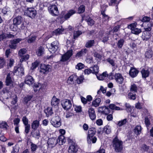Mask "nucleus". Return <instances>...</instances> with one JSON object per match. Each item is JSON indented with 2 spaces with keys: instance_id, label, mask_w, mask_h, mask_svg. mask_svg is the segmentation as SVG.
Wrapping results in <instances>:
<instances>
[{
  "instance_id": "45",
  "label": "nucleus",
  "mask_w": 153,
  "mask_h": 153,
  "mask_svg": "<svg viewBox=\"0 0 153 153\" xmlns=\"http://www.w3.org/2000/svg\"><path fill=\"white\" fill-rule=\"evenodd\" d=\"M130 90L131 92L134 91V93L137 92V87L135 84H132L131 85Z\"/></svg>"
},
{
  "instance_id": "42",
  "label": "nucleus",
  "mask_w": 153,
  "mask_h": 153,
  "mask_svg": "<svg viewBox=\"0 0 153 153\" xmlns=\"http://www.w3.org/2000/svg\"><path fill=\"white\" fill-rule=\"evenodd\" d=\"M82 33V31L79 30L74 31V38L76 39L78 38Z\"/></svg>"
},
{
  "instance_id": "47",
  "label": "nucleus",
  "mask_w": 153,
  "mask_h": 153,
  "mask_svg": "<svg viewBox=\"0 0 153 153\" xmlns=\"http://www.w3.org/2000/svg\"><path fill=\"white\" fill-rule=\"evenodd\" d=\"M26 50L25 49L22 48L18 52V54L21 57L25 55V54Z\"/></svg>"
},
{
  "instance_id": "16",
  "label": "nucleus",
  "mask_w": 153,
  "mask_h": 153,
  "mask_svg": "<svg viewBox=\"0 0 153 153\" xmlns=\"http://www.w3.org/2000/svg\"><path fill=\"white\" fill-rule=\"evenodd\" d=\"M25 82L26 84L30 85L34 83V80L32 76L29 75L26 76Z\"/></svg>"
},
{
  "instance_id": "26",
  "label": "nucleus",
  "mask_w": 153,
  "mask_h": 153,
  "mask_svg": "<svg viewBox=\"0 0 153 153\" xmlns=\"http://www.w3.org/2000/svg\"><path fill=\"white\" fill-rule=\"evenodd\" d=\"M142 128L140 125H137L136 126L134 129V131L137 135L140 134L141 133Z\"/></svg>"
},
{
  "instance_id": "12",
  "label": "nucleus",
  "mask_w": 153,
  "mask_h": 153,
  "mask_svg": "<svg viewBox=\"0 0 153 153\" xmlns=\"http://www.w3.org/2000/svg\"><path fill=\"white\" fill-rule=\"evenodd\" d=\"M22 22V18L20 16H18L16 17L13 20V24L14 25H15L16 28L15 29L12 28V26H11L10 27L11 29H12L13 31L16 30L17 27V25L20 24Z\"/></svg>"
},
{
  "instance_id": "9",
  "label": "nucleus",
  "mask_w": 153,
  "mask_h": 153,
  "mask_svg": "<svg viewBox=\"0 0 153 153\" xmlns=\"http://www.w3.org/2000/svg\"><path fill=\"white\" fill-rule=\"evenodd\" d=\"M22 40V39L18 38L10 41V43L9 45V47L13 49H15L17 47V44Z\"/></svg>"
},
{
  "instance_id": "24",
  "label": "nucleus",
  "mask_w": 153,
  "mask_h": 153,
  "mask_svg": "<svg viewBox=\"0 0 153 153\" xmlns=\"http://www.w3.org/2000/svg\"><path fill=\"white\" fill-rule=\"evenodd\" d=\"M76 13V11L73 10H69L67 13L64 16V18L65 19H67L69 18L70 17Z\"/></svg>"
},
{
  "instance_id": "5",
  "label": "nucleus",
  "mask_w": 153,
  "mask_h": 153,
  "mask_svg": "<svg viewBox=\"0 0 153 153\" xmlns=\"http://www.w3.org/2000/svg\"><path fill=\"white\" fill-rule=\"evenodd\" d=\"M51 68V66L49 65L41 64L40 66V72L42 74H47Z\"/></svg>"
},
{
  "instance_id": "43",
  "label": "nucleus",
  "mask_w": 153,
  "mask_h": 153,
  "mask_svg": "<svg viewBox=\"0 0 153 153\" xmlns=\"http://www.w3.org/2000/svg\"><path fill=\"white\" fill-rule=\"evenodd\" d=\"M8 126L5 122L1 121L0 122V127L2 128L7 129Z\"/></svg>"
},
{
  "instance_id": "51",
  "label": "nucleus",
  "mask_w": 153,
  "mask_h": 153,
  "mask_svg": "<svg viewBox=\"0 0 153 153\" xmlns=\"http://www.w3.org/2000/svg\"><path fill=\"white\" fill-rule=\"evenodd\" d=\"M36 38V36H32L31 37H30L27 41L28 42L31 43L34 42L35 41Z\"/></svg>"
},
{
  "instance_id": "44",
  "label": "nucleus",
  "mask_w": 153,
  "mask_h": 153,
  "mask_svg": "<svg viewBox=\"0 0 153 153\" xmlns=\"http://www.w3.org/2000/svg\"><path fill=\"white\" fill-rule=\"evenodd\" d=\"M21 57V58L20 59V61L21 62H22L23 61H25L28 60L29 58V55L28 54H26L23 56Z\"/></svg>"
},
{
  "instance_id": "37",
  "label": "nucleus",
  "mask_w": 153,
  "mask_h": 153,
  "mask_svg": "<svg viewBox=\"0 0 153 153\" xmlns=\"http://www.w3.org/2000/svg\"><path fill=\"white\" fill-rule=\"evenodd\" d=\"M5 82L6 85L7 86L10 85L13 82V81L9 74H8L7 76Z\"/></svg>"
},
{
  "instance_id": "64",
  "label": "nucleus",
  "mask_w": 153,
  "mask_h": 153,
  "mask_svg": "<svg viewBox=\"0 0 153 153\" xmlns=\"http://www.w3.org/2000/svg\"><path fill=\"white\" fill-rule=\"evenodd\" d=\"M6 39V33H3L0 35V41Z\"/></svg>"
},
{
  "instance_id": "2",
  "label": "nucleus",
  "mask_w": 153,
  "mask_h": 153,
  "mask_svg": "<svg viewBox=\"0 0 153 153\" xmlns=\"http://www.w3.org/2000/svg\"><path fill=\"white\" fill-rule=\"evenodd\" d=\"M113 146L117 152H120L123 149L122 142L116 137L113 140Z\"/></svg>"
},
{
  "instance_id": "21",
  "label": "nucleus",
  "mask_w": 153,
  "mask_h": 153,
  "mask_svg": "<svg viewBox=\"0 0 153 153\" xmlns=\"http://www.w3.org/2000/svg\"><path fill=\"white\" fill-rule=\"evenodd\" d=\"M88 50L86 48L83 49L81 51L77 53L76 55V57H79L85 56L88 52Z\"/></svg>"
},
{
  "instance_id": "10",
  "label": "nucleus",
  "mask_w": 153,
  "mask_h": 153,
  "mask_svg": "<svg viewBox=\"0 0 153 153\" xmlns=\"http://www.w3.org/2000/svg\"><path fill=\"white\" fill-rule=\"evenodd\" d=\"M72 52L73 51L72 50L68 51L65 53L62 56L61 61L65 62L69 59L73 55Z\"/></svg>"
},
{
  "instance_id": "29",
  "label": "nucleus",
  "mask_w": 153,
  "mask_h": 153,
  "mask_svg": "<svg viewBox=\"0 0 153 153\" xmlns=\"http://www.w3.org/2000/svg\"><path fill=\"white\" fill-rule=\"evenodd\" d=\"M141 73L143 78H146L149 76V71L147 69H143L141 70Z\"/></svg>"
},
{
  "instance_id": "46",
  "label": "nucleus",
  "mask_w": 153,
  "mask_h": 153,
  "mask_svg": "<svg viewBox=\"0 0 153 153\" xmlns=\"http://www.w3.org/2000/svg\"><path fill=\"white\" fill-rule=\"evenodd\" d=\"M109 107L110 109L113 110L114 109L116 110H122L121 109H120V108L119 107L116 106L113 104H110L109 105Z\"/></svg>"
},
{
  "instance_id": "30",
  "label": "nucleus",
  "mask_w": 153,
  "mask_h": 153,
  "mask_svg": "<svg viewBox=\"0 0 153 153\" xmlns=\"http://www.w3.org/2000/svg\"><path fill=\"white\" fill-rule=\"evenodd\" d=\"M101 102L100 98H96L92 102V105L95 107H98L100 105Z\"/></svg>"
},
{
  "instance_id": "4",
  "label": "nucleus",
  "mask_w": 153,
  "mask_h": 153,
  "mask_svg": "<svg viewBox=\"0 0 153 153\" xmlns=\"http://www.w3.org/2000/svg\"><path fill=\"white\" fill-rule=\"evenodd\" d=\"M61 105L63 108L66 110L70 109L72 106L71 101L67 99L63 100L61 102Z\"/></svg>"
},
{
  "instance_id": "31",
  "label": "nucleus",
  "mask_w": 153,
  "mask_h": 153,
  "mask_svg": "<svg viewBox=\"0 0 153 153\" xmlns=\"http://www.w3.org/2000/svg\"><path fill=\"white\" fill-rule=\"evenodd\" d=\"M44 48L42 46H40L37 50L36 54L39 56H41L44 53Z\"/></svg>"
},
{
  "instance_id": "52",
  "label": "nucleus",
  "mask_w": 153,
  "mask_h": 153,
  "mask_svg": "<svg viewBox=\"0 0 153 153\" xmlns=\"http://www.w3.org/2000/svg\"><path fill=\"white\" fill-rule=\"evenodd\" d=\"M87 22L88 24L91 26L93 25L94 23V21L90 17L87 19Z\"/></svg>"
},
{
  "instance_id": "34",
  "label": "nucleus",
  "mask_w": 153,
  "mask_h": 153,
  "mask_svg": "<svg viewBox=\"0 0 153 153\" xmlns=\"http://www.w3.org/2000/svg\"><path fill=\"white\" fill-rule=\"evenodd\" d=\"M64 29L62 28H58L54 30L53 33L56 35H58L62 33L63 32Z\"/></svg>"
},
{
  "instance_id": "39",
  "label": "nucleus",
  "mask_w": 153,
  "mask_h": 153,
  "mask_svg": "<svg viewBox=\"0 0 153 153\" xmlns=\"http://www.w3.org/2000/svg\"><path fill=\"white\" fill-rule=\"evenodd\" d=\"M76 79V76L75 75H71L70 76L67 80V83L68 84L74 83V80Z\"/></svg>"
},
{
  "instance_id": "62",
  "label": "nucleus",
  "mask_w": 153,
  "mask_h": 153,
  "mask_svg": "<svg viewBox=\"0 0 153 153\" xmlns=\"http://www.w3.org/2000/svg\"><path fill=\"white\" fill-rule=\"evenodd\" d=\"M31 150L33 152H35L38 148L37 145L34 144L32 143L31 145Z\"/></svg>"
},
{
  "instance_id": "49",
  "label": "nucleus",
  "mask_w": 153,
  "mask_h": 153,
  "mask_svg": "<svg viewBox=\"0 0 153 153\" xmlns=\"http://www.w3.org/2000/svg\"><path fill=\"white\" fill-rule=\"evenodd\" d=\"M85 11V6L83 5H82L79 7L78 11L79 13H81L84 12Z\"/></svg>"
},
{
  "instance_id": "7",
  "label": "nucleus",
  "mask_w": 153,
  "mask_h": 153,
  "mask_svg": "<svg viewBox=\"0 0 153 153\" xmlns=\"http://www.w3.org/2000/svg\"><path fill=\"white\" fill-rule=\"evenodd\" d=\"M48 9L50 13L53 16H57L59 14L58 9L55 5H51L49 6Z\"/></svg>"
},
{
  "instance_id": "25",
  "label": "nucleus",
  "mask_w": 153,
  "mask_h": 153,
  "mask_svg": "<svg viewBox=\"0 0 153 153\" xmlns=\"http://www.w3.org/2000/svg\"><path fill=\"white\" fill-rule=\"evenodd\" d=\"M53 107H48L45 110V112L46 114L47 117H49L51 116L53 114V112L52 110Z\"/></svg>"
},
{
  "instance_id": "41",
  "label": "nucleus",
  "mask_w": 153,
  "mask_h": 153,
  "mask_svg": "<svg viewBox=\"0 0 153 153\" xmlns=\"http://www.w3.org/2000/svg\"><path fill=\"white\" fill-rule=\"evenodd\" d=\"M59 47H57L56 46H52L50 45L49 48V51L50 52H51L52 53H54L57 50Z\"/></svg>"
},
{
  "instance_id": "32",
  "label": "nucleus",
  "mask_w": 153,
  "mask_h": 153,
  "mask_svg": "<svg viewBox=\"0 0 153 153\" xmlns=\"http://www.w3.org/2000/svg\"><path fill=\"white\" fill-rule=\"evenodd\" d=\"M153 53L152 50L148 49L145 53V57L148 59L151 58L152 56Z\"/></svg>"
},
{
  "instance_id": "60",
  "label": "nucleus",
  "mask_w": 153,
  "mask_h": 153,
  "mask_svg": "<svg viewBox=\"0 0 153 153\" xmlns=\"http://www.w3.org/2000/svg\"><path fill=\"white\" fill-rule=\"evenodd\" d=\"M22 121L25 125L29 124H28V119L26 117L24 116L23 117Z\"/></svg>"
},
{
  "instance_id": "18",
  "label": "nucleus",
  "mask_w": 153,
  "mask_h": 153,
  "mask_svg": "<svg viewBox=\"0 0 153 153\" xmlns=\"http://www.w3.org/2000/svg\"><path fill=\"white\" fill-rule=\"evenodd\" d=\"M139 71L135 68H131L129 71V74L132 77H136L138 74Z\"/></svg>"
},
{
  "instance_id": "33",
  "label": "nucleus",
  "mask_w": 153,
  "mask_h": 153,
  "mask_svg": "<svg viewBox=\"0 0 153 153\" xmlns=\"http://www.w3.org/2000/svg\"><path fill=\"white\" fill-rule=\"evenodd\" d=\"M94 40H89L86 42L85 47L87 48H91L94 45Z\"/></svg>"
},
{
  "instance_id": "23",
  "label": "nucleus",
  "mask_w": 153,
  "mask_h": 153,
  "mask_svg": "<svg viewBox=\"0 0 153 153\" xmlns=\"http://www.w3.org/2000/svg\"><path fill=\"white\" fill-rule=\"evenodd\" d=\"M58 140V143L59 145H62L64 143L66 140L64 136L63 135H61L58 137V139H57Z\"/></svg>"
},
{
  "instance_id": "36",
  "label": "nucleus",
  "mask_w": 153,
  "mask_h": 153,
  "mask_svg": "<svg viewBox=\"0 0 153 153\" xmlns=\"http://www.w3.org/2000/svg\"><path fill=\"white\" fill-rule=\"evenodd\" d=\"M92 69V73L97 75L99 72V67L97 65H94L93 67L91 68Z\"/></svg>"
},
{
  "instance_id": "15",
  "label": "nucleus",
  "mask_w": 153,
  "mask_h": 153,
  "mask_svg": "<svg viewBox=\"0 0 153 153\" xmlns=\"http://www.w3.org/2000/svg\"><path fill=\"white\" fill-rule=\"evenodd\" d=\"M98 110L99 112L106 115L109 113V109L106 106H103L99 107Z\"/></svg>"
},
{
  "instance_id": "6",
  "label": "nucleus",
  "mask_w": 153,
  "mask_h": 153,
  "mask_svg": "<svg viewBox=\"0 0 153 153\" xmlns=\"http://www.w3.org/2000/svg\"><path fill=\"white\" fill-rule=\"evenodd\" d=\"M25 13L30 17H34L36 15V12L33 8H28L25 10Z\"/></svg>"
},
{
  "instance_id": "38",
  "label": "nucleus",
  "mask_w": 153,
  "mask_h": 153,
  "mask_svg": "<svg viewBox=\"0 0 153 153\" xmlns=\"http://www.w3.org/2000/svg\"><path fill=\"white\" fill-rule=\"evenodd\" d=\"M33 95H27L24 98V102L25 104H27L29 101H30L33 98Z\"/></svg>"
},
{
  "instance_id": "35",
  "label": "nucleus",
  "mask_w": 153,
  "mask_h": 153,
  "mask_svg": "<svg viewBox=\"0 0 153 153\" xmlns=\"http://www.w3.org/2000/svg\"><path fill=\"white\" fill-rule=\"evenodd\" d=\"M125 42L124 40L123 39H120L117 43V45L118 48H122Z\"/></svg>"
},
{
  "instance_id": "59",
  "label": "nucleus",
  "mask_w": 153,
  "mask_h": 153,
  "mask_svg": "<svg viewBox=\"0 0 153 153\" xmlns=\"http://www.w3.org/2000/svg\"><path fill=\"white\" fill-rule=\"evenodd\" d=\"M19 149V147L18 145H16L13 147V153L18 152Z\"/></svg>"
},
{
  "instance_id": "55",
  "label": "nucleus",
  "mask_w": 153,
  "mask_h": 153,
  "mask_svg": "<svg viewBox=\"0 0 153 153\" xmlns=\"http://www.w3.org/2000/svg\"><path fill=\"white\" fill-rule=\"evenodd\" d=\"M127 122V119H125L123 120L119 121L118 125L120 127L123 125L125 124Z\"/></svg>"
},
{
  "instance_id": "19",
  "label": "nucleus",
  "mask_w": 153,
  "mask_h": 153,
  "mask_svg": "<svg viewBox=\"0 0 153 153\" xmlns=\"http://www.w3.org/2000/svg\"><path fill=\"white\" fill-rule=\"evenodd\" d=\"M89 117L90 119L92 120L95 119L96 115L94 109L93 108H90L88 111Z\"/></svg>"
},
{
  "instance_id": "48",
  "label": "nucleus",
  "mask_w": 153,
  "mask_h": 153,
  "mask_svg": "<svg viewBox=\"0 0 153 153\" xmlns=\"http://www.w3.org/2000/svg\"><path fill=\"white\" fill-rule=\"evenodd\" d=\"M104 131L107 134H110L111 132L110 127L108 126H105L104 128Z\"/></svg>"
},
{
  "instance_id": "50",
  "label": "nucleus",
  "mask_w": 153,
  "mask_h": 153,
  "mask_svg": "<svg viewBox=\"0 0 153 153\" xmlns=\"http://www.w3.org/2000/svg\"><path fill=\"white\" fill-rule=\"evenodd\" d=\"M6 64L5 60L2 58H0V68H3Z\"/></svg>"
},
{
  "instance_id": "14",
  "label": "nucleus",
  "mask_w": 153,
  "mask_h": 153,
  "mask_svg": "<svg viewBox=\"0 0 153 153\" xmlns=\"http://www.w3.org/2000/svg\"><path fill=\"white\" fill-rule=\"evenodd\" d=\"M58 143L57 139L54 138L49 139L48 142V145L51 147H54Z\"/></svg>"
},
{
  "instance_id": "1",
  "label": "nucleus",
  "mask_w": 153,
  "mask_h": 153,
  "mask_svg": "<svg viewBox=\"0 0 153 153\" xmlns=\"http://www.w3.org/2000/svg\"><path fill=\"white\" fill-rule=\"evenodd\" d=\"M96 132V129L93 127L89 128L88 131V134L87 138L88 142V143H91V141L93 143H95L96 142L97 138L94 136Z\"/></svg>"
},
{
  "instance_id": "61",
  "label": "nucleus",
  "mask_w": 153,
  "mask_h": 153,
  "mask_svg": "<svg viewBox=\"0 0 153 153\" xmlns=\"http://www.w3.org/2000/svg\"><path fill=\"white\" fill-rule=\"evenodd\" d=\"M7 39H13L14 37V35L11 34L10 33H6Z\"/></svg>"
},
{
  "instance_id": "11",
  "label": "nucleus",
  "mask_w": 153,
  "mask_h": 153,
  "mask_svg": "<svg viewBox=\"0 0 153 153\" xmlns=\"http://www.w3.org/2000/svg\"><path fill=\"white\" fill-rule=\"evenodd\" d=\"M59 100L54 96L51 101V105L52 107L58 109L59 108Z\"/></svg>"
},
{
  "instance_id": "40",
  "label": "nucleus",
  "mask_w": 153,
  "mask_h": 153,
  "mask_svg": "<svg viewBox=\"0 0 153 153\" xmlns=\"http://www.w3.org/2000/svg\"><path fill=\"white\" fill-rule=\"evenodd\" d=\"M128 97L131 100H135L136 98V95L135 93H133L131 92L128 94Z\"/></svg>"
},
{
  "instance_id": "20",
  "label": "nucleus",
  "mask_w": 153,
  "mask_h": 153,
  "mask_svg": "<svg viewBox=\"0 0 153 153\" xmlns=\"http://www.w3.org/2000/svg\"><path fill=\"white\" fill-rule=\"evenodd\" d=\"M151 34L149 32L144 31H143L141 36L143 40L147 41L150 37Z\"/></svg>"
},
{
  "instance_id": "56",
  "label": "nucleus",
  "mask_w": 153,
  "mask_h": 153,
  "mask_svg": "<svg viewBox=\"0 0 153 153\" xmlns=\"http://www.w3.org/2000/svg\"><path fill=\"white\" fill-rule=\"evenodd\" d=\"M125 106L126 108V109L127 112H130L132 110L130 104L127 103H125Z\"/></svg>"
},
{
  "instance_id": "3",
  "label": "nucleus",
  "mask_w": 153,
  "mask_h": 153,
  "mask_svg": "<svg viewBox=\"0 0 153 153\" xmlns=\"http://www.w3.org/2000/svg\"><path fill=\"white\" fill-rule=\"evenodd\" d=\"M50 122L51 124L55 127H58L61 126V118L58 115L52 117Z\"/></svg>"
},
{
  "instance_id": "58",
  "label": "nucleus",
  "mask_w": 153,
  "mask_h": 153,
  "mask_svg": "<svg viewBox=\"0 0 153 153\" xmlns=\"http://www.w3.org/2000/svg\"><path fill=\"white\" fill-rule=\"evenodd\" d=\"M107 61L109 62L112 66H115V64L113 60L109 58L107 59Z\"/></svg>"
},
{
  "instance_id": "53",
  "label": "nucleus",
  "mask_w": 153,
  "mask_h": 153,
  "mask_svg": "<svg viewBox=\"0 0 153 153\" xmlns=\"http://www.w3.org/2000/svg\"><path fill=\"white\" fill-rule=\"evenodd\" d=\"M39 63L37 61H36L35 62L32 63V66L30 68V69L32 70H33L35 69L38 65Z\"/></svg>"
},
{
  "instance_id": "27",
  "label": "nucleus",
  "mask_w": 153,
  "mask_h": 153,
  "mask_svg": "<svg viewBox=\"0 0 153 153\" xmlns=\"http://www.w3.org/2000/svg\"><path fill=\"white\" fill-rule=\"evenodd\" d=\"M39 122L37 120H35L33 121L31 125L32 128L34 130H36L39 127Z\"/></svg>"
},
{
  "instance_id": "8",
  "label": "nucleus",
  "mask_w": 153,
  "mask_h": 153,
  "mask_svg": "<svg viewBox=\"0 0 153 153\" xmlns=\"http://www.w3.org/2000/svg\"><path fill=\"white\" fill-rule=\"evenodd\" d=\"M136 25L135 24H132L128 26V28L131 29L132 33L136 35H138L141 32L140 29L136 28Z\"/></svg>"
},
{
  "instance_id": "28",
  "label": "nucleus",
  "mask_w": 153,
  "mask_h": 153,
  "mask_svg": "<svg viewBox=\"0 0 153 153\" xmlns=\"http://www.w3.org/2000/svg\"><path fill=\"white\" fill-rule=\"evenodd\" d=\"M33 136L35 138L39 139L40 137V134L39 130H34L32 132Z\"/></svg>"
},
{
  "instance_id": "54",
  "label": "nucleus",
  "mask_w": 153,
  "mask_h": 153,
  "mask_svg": "<svg viewBox=\"0 0 153 153\" xmlns=\"http://www.w3.org/2000/svg\"><path fill=\"white\" fill-rule=\"evenodd\" d=\"M84 67V64L81 63H78L76 66V68L78 70H80L83 68Z\"/></svg>"
},
{
  "instance_id": "22",
  "label": "nucleus",
  "mask_w": 153,
  "mask_h": 153,
  "mask_svg": "<svg viewBox=\"0 0 153 153\" xmlns=\"http://www.w3.org/2000/svg\"><path fill=\"white\" fill-rule=\"evenodd\" d=\"M110 31L106 33H104L101 38H102V41L103 43H105L108 41V38L109 37V35L110 34Z\"/></svg>"
},
{
  "instance_id": "13",
  "label": "nucleus",
  "mask_w": 153,
  "mask_h": 153,
  "mask_svg": "<svg viewBox=\"0 0 153 153\" xmlns=\"http://www.w3.org/2000/svg\"><path fill=\"white\" fill-rule=\"evenodd\" d=\"M114 79L116 82L119 84H121L123 82L124 79L122 75L119 73L114 75Z\"/></svg>"
},
{
  "instance_id": "17",
  "label": "nucleus",
  "mask_w": 153,
  "mask_h": 153,
  "mask_svg": "<svg viewBox=\"0 0 153 153\" xmlns=\"http://www.w3.org/2000/svg\"><path fill=\"white\" fill-rule=\"evenodd\" d=\"M78 150L77 146L74 144H72L69 147V153H76Z\"/></svg>"
},
{
  "instance_id": "57",
  "label": "nucleus",
  "mask_w": 153,
  "mask_h": 153,
  "mask_svg": "<svg viewBox=\"0 0 153 153\" xmlns=\"http://www.w3.org/2000/svg\"><path fill=\"white\" fill-rule=\"evenodd\" d=\"M25 133L27 134L29 132L30 128V125L28 124L27 125H25Z\"/></svg>"
},
{
  "instance_id": "63",
  "label": "nucleus",
  "mask_w": 153,
  "mask_h": 153,
  "mask_svg": "<svg viewBox=\"0 0 153 153\" xmlns=\"http://www.w3.org/2000/svg\"><path fill=\"white\" fill-rule=\"evenodd\" d=\"M152 24L149 23L148 25V27L145 28V30L149 32L151 31L152 29Z\"/></svg>"
}]
</instances>
